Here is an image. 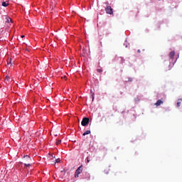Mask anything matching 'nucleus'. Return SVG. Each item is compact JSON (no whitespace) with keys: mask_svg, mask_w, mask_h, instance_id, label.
<instances>
[{"mask_svg":"<svg viewBox=\"0 0 182 182\" xmlns=\"http://www.w3.org/2000/svg\"><path fill=\"white\" fill-rule=\"evenodd\" d=\"M82 171H83V166L81 165L75 171V178H77V177H79V174H80Z\"/></svg>","mask_w":182,"mask_h":182,"instance_id":"nucleus-1","label":"nucleus"},{"mask_svg":"<svg viewBox=\"0 0 182 182\" xmlns=\"http://www.w3.org/2000/svg\"><path fill=\"white\" fill-rule=\"evenodd\" d=\"M105 12H106L107 14H108V15H112V14H113V9H112V6H107L105 8Z\"/></svg>","mask_w":182,"mask_h":182,"instance_id":"nucleus-2","label":"nucleus"},{"mask_svg":"<svg viewBox=\"0 0 182 182\" xmlns=\"http://www.w3.org/2000/svg\"><path fill=\"white\" fill-rule=\"evenodd\" d=\"M89 120H90L89 118L84 117L81 122L82 126H84V127L87 126V124H89Z\"/></svg>","mask_w":182,"mask_h":182,"instance_id":"nucleus-3","label":"nucleus"},{"mask_svg":"<svg viewBox=\"0 0 182 182\" xmlns=\"http://www.w3.org/2000/svg\"><path fill=\"white\" fill-rule=\"evenodd\" d=\"M163 103H164V102H163V100H158L157 101H156V102L155 103V106H160V105H163Z\"/></svg>","mask_w":182,"mask_h":182,"instance_id":"nucleus-4","label":"nucleus"},{"mask_svg":"<svg viewBox=\"0 0 182 182\" xmlns=\"http://www.w3.org/2000/svg\"><path fill=\"white\" fill-rule=\"evenodd\" d=\"M175 55H176V53L174 51H171V53H169L170 59H173Z\"/></svg>","mask_w":182,"mask_h":182,"instance_id":"nucleus-5","label":"nucleus"},{"mask_svg":"<svg viewBox=\"0 0 182 182\" xmlns=\"http://www.w3.org/2000/svg\"><path fill=\"white\" fill-rule=\"evenodd\" d=\"M181 102H182V99H178V102H177V107H180V106H181Z\"/></svg>","mask_w":182,"mask_h":182,"instance_id":"nucleus-6","label":"nucleus"},{"mask_svg":"<svg viewBox=\"0 0 182 182\" xmlns=\"http://www.w3.org/2000/svg\"><path fill=\"white\" fill-rule=\"evenodd\" d=\"M90 93L92 95V102H93V100H95V92H93L92 90H90Z\"/></svg>","mask_w":182,"mask_h":182,"instance_id":"nucleus-7","label":"nucleus"},{"mask_svg":"<svg viewBox=\"0 0 182 182\" xmlns=\"http://www.w3.org/2000/svg\"><path fill=\"white\" fill-rule=\"evenodd\" d=\"M86 134H90V130H87L82 134V136H86Z\"/></svg>","mask_w":182,"mask_h":182,"instance_id":"nucleus-8","label":"nucleus"},{"mask_svg":"<svg viewBox=\"0 0 182 182\" xmlns=\"http://www.w3.org/2000/svg\"><path fill=\"white\" fill-rule=\"evenodd\" d=\"M60 143H62V140L61 139H56V144H57V146H59V144H60Z\"/></svg>","mask_w":182,"mask_h":182,"instance_id":"nucleus-9","label":"nucleus"},{"mask_svg":"<svg viewBox=\"0 0 182 182\" xmlns=\"http://www.w3.org/2000/svg\"><path fill=\"white\" fill-rule=\"evenodd\" d=\"M36 136H43V132H37Z\"/></svg>","mask_w":182,"mask_h":182,"instance_id":"nucleus-10","label":"nucleus"},{"mask_svg":"<svg viewBox=\"0 0 182 182\" xmlns=\"http://www.w3.org/2000/svg\"><path fill=\"white\" fill-rule=\"evenodd\" d=\"M24 160L31 161V158L29 156H24Z\"/></svg>","mask_w":182,"mask_h":182,"instance_id":"nucleus-11","label":"nucleus"},{"mask_svg":"<svg viewBox=\"0 0 182 182\" xmlns=\"http://www.w3.org/2000/svg\"><path fill=\"white\" fill-rule=\"evenodd\" d=\"M8 3H6V2H5V1H4V2H2V6H8Z\"/></svg>","mask_w":182,"mask_h":182,"instance_id":"nucleus-12","label":"nucleus"},{"mask_svg":"<svg viewBox=\"0 0 182 182\" xmlns=\"http://www.w3.org/2000/svg\"><path fill=\"white\" fill-rule=\"evenodd\" d=\"M97 72L98 73H102V72H103V70H102V68H98V69L97 70Z\"/></svg>","mask_w":182,"mask_h":182,"instance_id":"nucleus-13","label":"nucleus"},{"mask_svg":"<svg viewBox=\"0 0 182 182\" xmlns=\"http://www.w3.org/2000/svg\"><path fill=\"white\" fill-rule=\"evenodd\" d=\"M56 163H60V159H57L55 160V164H56Z\"/></svg>","mask_w":182,"mask_h":182,"instance_id":"nucleus-14","label":"nucleus"},{"mask_svg":"<svg viewBox=\"0 0 182 182\" xmlns=\"http://www.w3.org/2000/svg\"><path fill=\"white\" fill-rule=\"evenodd\" d=\"M24 164L25 166H26V167L31 166V164L25 163Z\"/></svg>","mask_w":182,"mask_h":182,"instance_id":"nucleus-15","label":"nucleus"},{"mask_svg":"<svg viewBox=\"0 0 182 182\" xmlns=\"http://www.w3.org/2000/svg\"><path fill=\"white\" fill-rule=\"evenodd\" d=\"M52 157V159L55 158V156H53V155H49V158L50 159Z\"/></svg>","mask_w":182,"mask_h":182,"instance_id":"nucleus-16","label":"nucleus"},{"mask_svg":"<svg viewBox=\"0 0 182 182\" xmlns=\"http://www.w3.org/2000/svg\"><path fill=\"white\" fill-rule=\"evenodd\" d=\"M53 136H55L56 137V136H58V134H53Z\"/></svg>","mask_w":182,"mask_h":182,"instance_id":"nucleus-17","label":"nucleus"},{"mask_svg":"<svg viewBox=\"0 0 182 182\" xmlns=\"http://www.w3.org/2000/svg\"><path fill=\"white\" fill-rule=\"evenodd\" d=\"M69 141H76V140L74 139H70Z\"/></svg>","mask_w":182,"mask_h":182,"instance_id":"nucleus-18","label":"nucleus"},{"mask_svg":"<svg viewBox=\"0 0 182 182\" xmlns=\"http://www.w3.org/2000/svg\"><path fill=\"white\" fill-rule=\"evenodd\" d=\"M87 163H89V161H89V158H87Z\"/></svg>","mask_w":182,"mask_h":182,"instance_id":"nucleus-19","label":"nucleus"},{"mask_svg":"<svg viewBox=\"0 0 182 182\" xmlns=\"http://www.w3.org/2000/svg\"><path fill=\"white\" fill-rule=\"evenodd\" d=\"M28 141H31V138H28Z\"/></svg>","mask_w":182,"mask_h":182,"instance_id":"nucleus-20","label":"nucleus"},{"mask_svg":"<svg viewBox=\"0 0 182 182\" xmlns=\"http://www.w3.org/2000/svg\"><path fill=\"white\" fill-rule=\"evenodd\" d=\"M21 38H25V36H21Z\"/></svg>","mask_w":182,"mask_h":182,"instance_id":"nucleus-21","label":"nucleus"},{"mask_svg":"<svg viewBox=\"0 0 182 182\" xmlns=\"http://www.w3.org/2000/svg\"><path fill=\"white\" fill-rule=\"evenodd\" d=\"M138 53H140V50H138Z\"/></svg>","mask_w":182,"mask_h":182,"instance_id":"nucleus-22","label":"nucleus"},{"mask_svg":"<svg viewBox=\"0 0 182 182\" xmlns=\"http://www.w3.org/2000/svg\"><path fill=\"white\" fill-rule=\"evenodd\" d=\"M9 21H12V19H11V18H9Z\"/></svg>","mask_w":182,"mask_h":182,"instance_id":"nucleus-23","label":"nucleus"},{"mask_svg":"<svg viewBox=\"0 0 182 182\" xmlns=\"http://www.w3.org/2000/svg\"><path fill=\"white\" fill-rule=\"evenodd\" d=\"M64 77H65V79L66 80V76H65Z\"/></svg>","mask_w":182,"mask_h":182,"instance_id":"nucleus-24","label":"nucleus"},{"mask_svg":"<svg viewBox=\"0 0 182 182\" xmlns=\"http://www.w3.org/2000/svg\"><path fill=\"white\" fill-rule=\"evenodd\" d=\"M129 82H132V79H131V80H129Z\"/></svg>","mask_w":182,"mask_h":182,"instance_id":"nucleus-25","label":"nucleus"}]
</instances>
